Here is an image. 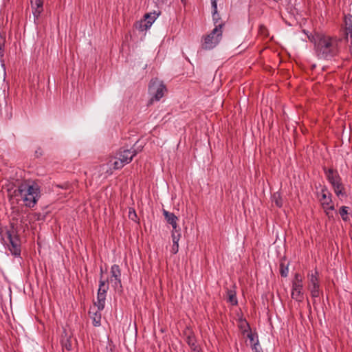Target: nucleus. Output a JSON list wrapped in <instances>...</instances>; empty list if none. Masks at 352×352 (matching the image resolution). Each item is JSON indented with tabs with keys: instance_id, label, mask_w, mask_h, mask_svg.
Returning a JSON list of instances; mask_svg holds the SVG:
<instances>
[{
	"instance_id": "nucleus-1",
	"label": "nucleus",
	"mask_w": 352,
	"mask_h": 352,
	"mask_svg": "<svg viewBox=\"0 0 352 352\" xmlns=\"http://www.w3.org/2000/svg\"><path fill=\"white\" fill-rule=\"evenodd\" d=\"M308 38L314 43L316 54L319 58L331 59L339 52L340 39L336 36L316 32L314 34L309 36Z\"/></svg>"
},
{
	"instance_id": "nucleus-2",
	"label": "nucleus",
	"mask_w": 352,
	"mask_h": 352,
	"mask_svg": "<svg viewBox=\"0 0 352 352\" xmlns=\"http://www.w3.org/2000/svg\"><path fill=\"white\" fill-rule=\"evenodd\" d=\"M16 196H19L24 202L25 206L33 208L38 201L40 195V187L34 182H25L19 185L15 190Z\"/></svg>"
},
{
	"instance_id": "nucleus-3",
	"label": "nucleus",
	"mask_w": 352,
	"mask_h": 352,
	"mask_svg": "<svg viewBox=\"0 0 352 352\" xmlns=\"http://www.w3.org/2000/svg\"><path fill=\"white\" fill-rule=\"evenodd\" d=\"M167 89L162 81L157 78L151 79L148 85V92L152 96L148 104H151L154 101H159L164 96Z\"/></svg>"
},
{
	"instance_id": "nucleus-4",
	"label": "nucleus",
	"mask_w": 352,
	"mask_h": 352,
	"mask_svg": "<svg viewBox=\"0 0 352 352\" xmlns=\"http://www.w3.org/2000/svg\"><path fill=\"white\" fill-rule=\"evenodd\" d=\"M136 153L135 151L132 149L120 151L118 154V157H114L110 161L111 166L115 169L121 168L124 165L130 163Z\"/></svg>"
},
{
	"instance_id": "nucleus-5",
	"label": "nucleus",
	"mask_w": 352,
	"mask_h": 352,
	"mask_svg": "<svg viewBox=\"0 0 352 352\" xmlns=\"http://www.w3.org/2000/svg\"><path fill=\"white\" fill-rule=\"evenodd\" d=\"M291 296L298 302H302L304 300L303 277L298 273L295 274L292 281Z\"/></svg>"
},
{
	"instance_id": "nucleus-6",
	"label": "nucleus",
	"mask_w": 352,
	"mask_h": 352,
	"mask_svg": "<svg viewBox=\"0 0 352 352\" xmlns=\"http://www.w3.org/2000/svg\"><path fill=\"white\" fill-rule=\"evenodd\" d=\"M325 174L336 195L338 197L344 196L345 195L344 188L338 173L330 168L325 170Z\"/></svg>"
},
{
	"instance_id": "nucleus-7",
	"label": "nucleus",
	"mask_w": 352,
	"mask_h": 352,
	"mask_svg": "<svg viewBox=\"0 0 352 352\" xmlns=\"http://www.w3.org/2000/svg\"><path fill=\"white\" fill-rule=\"evenodd\" d=\"M223 30L214 28L211 32L203 37L202 48L206 50H212L220 42Z\"/></svg>"
},
{
	"instance_id": "nucleus-8",
	"label": "nucleus",
	"mask_w": 352,
	"mask_h": 352,
	"mask_svg": "<svg viewBox=\"0 0 352 352\" xmlns=\"http://www.w3.org/2000/svg\"><path fill=\"white\" fill-rule=\"evenodd\" d=\"M308 278V289L310 291L311 295L313 298H318L321 294L320 288V283L318 279V272H309L307 274Z\"/></svg>"
},
{
	"instance_id": "nucleus-9",
	"label": "nucleus",
	"mask_w": 352,
	"mask_h": 352,
	"mask_svg": "<svg viewBox=\"0 0 352 352\" xmlns=\"http://www.w3.org/2000/svg\"><path fill=\"white\" fill-rule=\"evenodd\" d=\"M109 289V283L107 280H102V278L99 281V288L98 290L97 301L94 302V305L99 309L103 310L105 305L106 294Z\"/></svg>"
},
{
	"instance_id": "nucleus-10",
	"label": "nucleus",
	"mask_w": 352,
	"mask_h": 352,
	"mask_svg": "<svg viewBox=\"0 0 352 352\" xmlns=\"http://www.w3.org/2000/svg\"><path fill=\"white\" fill-rule=\"evenodd\" d=\"M110 283L116 290L122 289L121 271L118 265H113L111 267Z\"/></svg>"
},
{
	"instance_id": "nucleus-11",
	"label": "nucleus",
	"mask_w": 352,
	"mask_h": 352,
	"mask_svg": "<svg viewBox=\"0 0 352 352\" xmlns=\"http://www.w3.org/2000/svg\"><path fill=\"white\" fill-rule=\"evenodd\" d=\"M8 238L10 243L9 250L14 256H19L21 254L20 241L16 234L8 232Z\"/></svg>"
},
{
	"instance_id": "nucleus-12",
	"label": "nucleus",
	"mask_w": 352,
	"mask_h": 352,
	"mask_svg": "<svg viewBox=\"0 0 352 352\" xmlns=\"http://www.w3.org/2000/svg\"><path fill=\"white\" fill-rule=\"evenodd\" d=\"M321 204L327 213V210H333L334 206L332 204L331 195L327 191L326 188L322 189L321 197L320 198Z\"/></svg>"
},
{
	"instance_id": "nucleus-13",
	"label": "nucleus",
	"mask_w": 352,
	"mask_h": 352,
	"mask_svg": "<svg viewBox=\"0 0 352 352\" xmlns=\"http://www.w3.org/2000/svg\"><path fill=\"white\" fill-rule=\"evenodd\" d=\"M31 8L36 22L43 11V0H30Z\"/></svg>"
},
{
	"instance_id": "nucleus-14",
	"label": "nucleus",
	"mask_w": 352,
	"mask_h": 352,
	"mask_svg": "<svg viewBox=\"0 0 352 352\" xmlns=\"http://www.w3.org/2000/svg\"><path fill=\"white\" fill-rule=\"evenodd\" d=\"M212 17L214 28L222 30L223 28L225 26L226 22L221 20V18L218 13L217 8H212Z\"/></svg>"
},
{
	"instance_id": "nucleus-15",
	"label": "nucleus",
	"mask_w": 352,
	"mask_h": 352,
	"mask_svg": "<svg viewBox=\"0 0 352 352\" xmlns=\"http://www.w3.org/2000/svg\"><path fill=\"white\" fill-rule=\"evenodd\" d=\"M101 311L102 310H99L98 308V310H95V307H94L91 308L89 312L90 318L92 319L93 324L95 327H98L100 325Z\"/></svg>"
},
{
	"instance_id": "nucleus-16",
	"label": "nucleus",
	"mask_w": 352,
	"mask_h": 352,
	"mask_svg": "<svg viewBox=\"0 0 352 352\" xmlns=\"http://www.w3.org/2000/svg\"><path fill=\"white\" fill-rule=\"evenodd\" d=\"M344 32L346 38L349 36L352 38V15L350 14L344 16Z\"/></svg>"
},
{
	"instance_id": "nucleus-17",
	"label": "nucleus",
	"mask_w": 352,
	"mask_h": 352,
	"mask_svg": "<svg viewBox=\"0 0 352 352\" xmlns=\"http://www.w3.org/2000/svg\"><path fill=\"white\" fill-rule=\"evenodd\" d=\"M163 214H164L166 221L172 226L173 229L177 228V221L178 219L173 212H168V211L164 210Z\"/></svg>"
},
{
	"instance_id": "nucleus-18",
	"label": "nucleus",
	"mask_w": 352,
	"mask_h": 352,
	"mask_svg": "<svg viewBox=\"0 0 352 352\" xmlns=\"http://www.w3.org/2000/svg\"><path fill=\"white\" fill-rule=\"evenodd\" d=\"M228 302L232 305H236L238 303L236 296V292L233 290H228L227 292Z\"/></svg>"
},
{
	"instance_id": "nucleus-19",
	"label": "nucleus",
	"mask_w": 352,
	"mask_h": 352,
	"mask_svg": "<svg viewBox=\"0 0 352 352\" xmlns=\"http://www.w3.org/2000/svg\"><path fill=\"white\" fill-rule=\"evenodd\" d=\"M152 21L151 22V21H148V20H145L144 21H141L137 26V28H138L140 31H144V30H146L147 29H148L151 25H152Z\"/></svg>"
},
{
	"instance_id": "nucleus-20",
	"label": "nucleus",
	"mask_w": 352,
	"mask_h": 352,
	"mask_svg": "<svg viewBox=\"0 0 352 352\" xmlns=\"http://www.w3.org/2000/svg\"><path fill=\"white\" fill-rule=\"evenodd\" d=\"M173 243H178L180 237H181V233L179 231V229H173L172 233H171Z\"/></svg>"
},
{
	"instance_id": "nucleus-21",
	"label": "nucleus",
	"mask_w": 352,
	"mask_h": 352,
	"mask_svg": "<svg viewBox=\"0 0 352 352\" xmlns=\"http://www.w3.org/2000/svg\"><path fill=\"white\" fill-rule=\"evenodd\" d=\"M272 201L274 202L276 206L280 208L283 206V199L278 192L274 193L272 196Z\"/></svg>"
},
{
	"instance_id": "nucleus-22",
	"label": "nucleus",
	"mask_w": 352,
	"mask_h": 352,
	"mask_svg": "<svg viewBox=\"0 0 352 352\" xmlns=\"http://www.w3.org/2000/svg\"><path fill=\"white\" fill-rule=\"evenodd\" d=\"M186 342L192 350L198 351V346L194 337L188 336Z\"/></svg>"
},
{
	"instance_id": "nucleus-23",
	"label": "nucleus",
	"mask_w": 352,
	"mask_h": 352,
	"mask_svg": "<svg viewBox=\"0 0 352 352\" xmlns=\"http://www.w3.org/2000/svg\"><path fill=\"white\" fill-rule=\"evenodd\" d=\"M280 273L283 277H287L289 273L288 267L281 263L280 265Z\"/></svg>"
},
{
	"instance_id": "nucleus-24",
	"label": "nucleus",
	"mask_w": 352,
	"mask_h": 352,
	"mask_svg": "<svg viewBox=\"0 0 352 352\" xmlns=\"http://www.w3.org/2000/svg\"><path fill=\"white\" fill-rule=\"evenodd\" d=\"M348 207L342 206L340 210V214L344 221L347 220Z\"/></svg>"
},
{
	"instance_id": "nucleus-25",
	"label": "nucleus",
	"mask_w": 352,
	"mask_h": 352,
	"mask_svg": "<svg viewBox=\"0 0 352 352\" xmlns=\"http://www.w3.org/2000/svg\"><path fill=\"white\" fill-rule=\"evenodd\" d=\"M6 76L5 65L2 63L0 66V80H4Z\"/></svg>"
},
{
	"instance_id": "nucleus-26",
	"label": "nucleus",
	"mask_w": 352,
	"mask_h": 352,
	"mask_svg": "<svg viewBox=\"0 0 352 352\" xmlns=\"http://www.w3.org/2000/svg\"><path fill=\"white\" fill-rule=\"evenodd\" d=\"M258 32L261 35L264 36H267L268 35V30L267 28L263 25H259Z\"/></svg>"
},
{
	"instance_id": "nucleus-27",
	"label": "nucleus",
	"mask_w": 352,
	"mask_h": 352,
	"mask_svg": "<svg viewBox=\"0 0 352 352\" xmlns=\"http://www.w3.org/2000/svg\"><path fill=\"white\" fill-rule=\"evenodd\" d=\"M6 43V38L0 34V51L3 53L4 46Z\"/></svg>"
},
{
	"instance_id": "nucleus-28",
	"label": "nucleus",
	"mask_w": 352,
	"mask_h": 352,
	"mask_svg": "<svg viewBox=\"0 0 352 352\" xmlns=\"http://www.w3.org/2000/svg\"><path fill=\"white\" fill-rule=\"evenodd\" d=\"M144 19L151 21V22L152 21L153 23L155 20V16L154 15L153 16L151 13H146L144 15Z\"/></svg>"
},
{
	"instance_id": "nucleus-29",
	"label": "nucleus",
	"mask_w": 352,
	"mask_h": 352,
	"mask_svg": "<svg viewBox=\"0 0 352 352\" xmlns=\"http://www.w3.org/2000/svg\"><path fill=\"white\" fill-rule=\"evenodd\" d=\"M179 250V244L178 243H173L172 248H171V252L174 254H177Z\"/></svg>"
},
{
	"instance_id": "nucleus-30",
	"label": "nucleus",
	"mask_w": 352,
	"mask_h": 352,
	"mask_svg": "<svg viewBox=\"0 0 352 352\" xmlns=\"http://www.w3.org/2000/svg\"><path fill=\"white\" fill-rule=\"evenodd\" d=\"M129 216L130 219H131L132 220H134L135 218L136 217V213H135V210H130Z\"/></svg>"
},
{
	"instance_id": "nucleus-31",
	"label": "nucleus",
	"mask_w": 352,
	"mask_h": 352,
	"mask_svg": "<svg viewBox=\"0 0 352 352\" xmlns=\"http://www.w3.org/2000/svg\"><path fill=\"white\" fill-rule=\"evenodd\" d=\"M252 350L254 352H262L261 351L259 350L258 345L257 343L254 344V345L252 346Z\"/></svg>"
},
{
	"instance_id": "nucleus-32",
	"label": "nucleus",
	"mask_w": 352,
	"mask_h": 352,
	"mask_svg": "<svg viewBox=\"0 0 352 352\" xmlns=\"http://www.w3.org/2000/svg\"><path fill=\"white\" fill-rule=\"evenodd\" d=\"M217 1L218 0H211L212 8H217Z\"/></svg>"
},
{
	"instance_id": "nucleus-33",
	"label": "nucleus",
	"mask_w": 352,
	"mask_h": 352,
	"mask_svg": "<svg viewBox=\"0 0 352 352\" xmlns=\"http://www.w3.org/2000/svg\"><path fill=\"white\" fill-rule=\"evenodd\" d=\"M248 337L252 342L254 340L253 335L251 333L248 334Z\"/></svg>"
},
{
	"instance_id": "nucleus-34",
	"label": "nucleus",
	"mask_w": 352,
	"mask_h": 352,
	"mask_svg": "<svg viewBox=\"0 0 352 352\" xmlns=\"http://www.w3.org/2000/svg\"><path fill=\"white\" fill-rule=\"evenodd\" d=\"M41 154H42V153H41V151H36V156L41 155Z\"/></svg>"
},
{
	"instance_id": "nucleus-35",
	"label": "nucleus",
	"mask_w": 352,
	"mask_h": 352,
	"mask_svg": "<svg viewBox=\"0 0 352 352\" xmlns=\"http://www.w3.org/2000/svg\"><path fill=\"white\" fill-rule=\"evenodd\" d=\"M3 56V53L1 51H0V56L1 57Z\"/></svg>"
},
{
	"instance_id": "nucleus-36",
	"label": "nucleus",
	"mask_w": 352,
	"mask_h": 352,
	"mask_svg": "<svg viewBox=\"0 0 352 352\" xmlns=\"http://www.w3.org/2000/svg\"><path fill=\"white\" fill-rule=\"evenodd\" d=\"M183 3H185V0H181Z\"/></svg>"
}]
</instances>
